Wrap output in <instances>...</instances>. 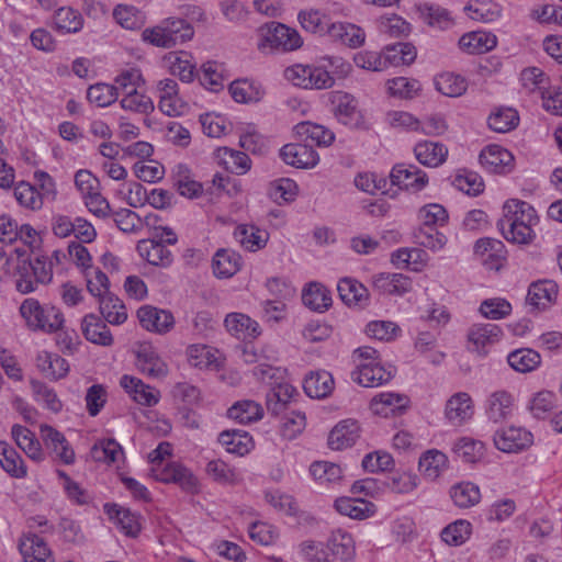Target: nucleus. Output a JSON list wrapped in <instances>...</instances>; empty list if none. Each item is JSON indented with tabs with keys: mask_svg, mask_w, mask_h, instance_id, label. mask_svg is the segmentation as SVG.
<instances>
[{
	"mask_svg": "<svg viewBox=\"0 0 562 562\" xmlns=\"http://www.w3.org/2000/svg\"><path fill=\"white\" fill-rule=\"evenodd\" d=\"M539 222L536 210L527 202L510 199L503 205L497 226L504 238L514 244H529L535 238L533 226Z\"/></svg>",
	"mask_w": 562,
	"mask_h": 562,
	"instance_id": "f257e3e1",
	"label": "nucleus"
},
{
	"mask_svg": "<svg viewBox=\"0 0 562 562\" xmlns=\"http://www.w3.org/2000/svg\"><path fill=\"white\" fill-rule=\"evenodd\" d=\"M19 313L25 327L34 333L54 334L60 330L65 323L59 308L50 304H41L34 297L23 300Z\"/></svg>",
	"mask_w": 562,
	"mask_h": 562,
	"instance_id": "f03ea898",
	"label": "nucleus"
},
{
	"mask_svg": "<svg viewBox=\"0 0 562 562\" xmlns=\"http://www.w3.org/2000/svg\"><path fill=\"white\" fill-rule=\"evenodd\" d=\"M53 279V261L48 256H36L23 260L18 267L16 290L23 294L34 292L37 284H47Z\"/></svg>",
	"mask_w": 562,
	"mask_h": 562,
	"instance_id": "7ed1b4c3",
	"label": "nucleus"
},
{
	"mask_svg": "<svg viewBox=\"0 0 562 562\" xmlns=\"http://www.w3.org/2000/svg\"><path fill=\"white\" fill-rule=\"evenodd\" d=\"M503 337L502 328L492 323L474 324L468 331V349L484 357L491 347L496 345Z\"/></svg>",
	"mask_w": 562,
	"mask_h": 562,
	"instance_id": "20e7f679",
	"label": "nucleus"
},
{
	"mask_svg": "<svg viewBox=\"0 0 562 562\" xmlns=\"http://www.w3.org/2000/svg\"><path fill=\"white\" fill-rule=\"evenodd\" d=\"M140 326L147 331L165 335L175 326V317L170 311L151 305H144L137 311Z\"/></svg>",
	"mask_w": 562,
	"mask_h": 562,
	"instance_id": "39448f33",
	"label": "nucleus"
},
{
	"mask_svg": "<svg viewBox=\"0 0 562 562\" xmlns=\"http://www.w3.org/2000/svg\"><path fill=\"white\" fill-rule=\"evenodd\" d=\"M40 434L46 449L55 460L67 465L75 462V451L61 432L49 425H42Z\"/></svg>",
	"mask_w": 562,
	"mask_h": 562,
	"instance_id": "423d86ee",
	"label": "nucleus"
},
{
	"mask_svg": "<svg viewBox=\"0 0 562 562\" xmlns=\"http://www.w3.org/2000/svg\"><path fill=\"white\" fill-rule=\"evenodd\" d=\"M393 368H384L380 362H362L360 361L351 378L358 384L364 387H375L389 382L394 376Z\"/></svg>",
	"mask_w": 562,
	"mask_h": 562,
	"instance_id": "0eeeda50",
	"label": "nucleus"
},
{
	"mask_svg": "<svg viewBox=\"0 0 562 562\" xmlns=\"http://www.w3.org/2000/svg\"><path fill=\"white\" fill-rule=\"evenodd\" d=\"M265 41L271 48L282 52L295 50L303 44L302 37L296 30L276 22L268 25Z\"/></svg>",
	"mask_w": 562,
	"mask_h": 562,
	"instance_id": "6e6552de",
	"label": "nucleus"
},
{
	"mask_svg": "<svg viewBox=\"0 0 562 562\" xmlns=\"http://www.w3.org/2000/svg\"><path fill=\"white\" fill-rule=\"evenodd\" d=\"M390 178L394 186H398L412 192L422 191L428 183L427 173L415 165H395L391 171Z\"/></svg>",
	"mask_w": 562,
	"mask_h": 562,
	"instance_id": "1a4fd4ad",
	"label": "nucleus"
},
{
	"mask_svg": "<svg viewBox=\"0 0 562 562\" xmlns=\"http://www.w3.org/2000/svg\"><path fill=\"white\" fill-rule=\"evenodd\" d=\"M136 366L150 378L161 379L168 374V366L157 350L149 344H143L136 351Z\"/></svg>",
	"mask_w": 562,
	"mask_h": 562,
	"instance_id": "9d476101",
	"label": "nucleus"
},
{
	"mask_svg": "<svg viewBox=\"0 0 562 562\" xmlns=\"http://www.w3.org/2000/svg\"><path fill=\"white\" fill-rule=\"evenodd\" d=\"M409 405V398L400 393L381 392L374 395L370 402L373 414L390 417L402 414Z\"/></svg>",
	"mask_w": 562,
	"mask_h": 562,
	"instance_id": "9b49d317",
	"label": "nucleus"
},
{
	"mask_svg": "<svg viewBox=\"0 0 562 562\" xmlns=\"http://www.w3.org/2000/svg\"><path fill=\"white\" fill-rule=\"evenodd\" d=\"M532 442V435L520 427H508L497 430L494 435L496 448L504 452H518L529 447Z\"/></svg>",
	"mask_w": 562,
	"mask_h": 562,
	"instance_id": "f8f14e48",
	"label": "nucleus"
},
{
	"mask_svg": "<svg viewBox=\"0 0 562 562\" xmlns=\"http://www.w3.org/2000/svg\"><path fill=\"white\" fill-rule=\"evenodd\" d=\"M330 103L335 117L344 125L357 126L359 123V111L357 100L349 93L334 91L330 93Z\"/></svg>",
	"mask_w": 562,
	"mask_h": 562,
	"instance_id": "ddd939ff",
	"label": "nucleus"
},
{
	"mask_svg": "<svg viewBox=\"0 0 562 562\" xmlns=\"http://www.w3.org/2000/svg\"><path fill=\"white\" fill-rule=\"evenodd\" d=\"M159 97L158 108L168 116H178L184 110V103L179 97L178 83L173 79H164L157 83Z\"/></svg>",
	"mask_w": 562,
	"mask_h": 562,
	"instance_id": "4468645a",
	"label": "nucleus"
},
{
	"mask_svg": "<svg viewBox=\"0 0 562 562\" xmlns=\"http://www.w3.org/2000/svg\"><path fill=\"white\" fill-rule=\"evenodd\" d=\"M282 160L296 168H313L319 156L311 144H286L280 149Z\"/></svg>",
	"mask_w": 562,
	"mask_h": 562,
	"instance_id": "2eb2a0df",
	"label": "nucleus"
},
{
	"mask_svg": "<svg viewBox=\"0 0 562 562\" xmlns=\"http://www.w3.org/2000/svg\"><path fill=\"white\" fill-rule=\"evenodd\" d=\"M136 249L138 255L149 265L168 268L173 262L172 252L155 237L139 240Z\"/></svg>",
	"mask_w": 562,
	"mask_h": 562,
	"instance_id": "dca6fc26",
	"label": "nucleus"
},
{
	"mask_svg": "<svg viewBox=\"0 0 562 562\" xmlns=\"http://www.w3.org/2000/svg\"><path fill=\"white\" fill-rule=\"evenodd\" d=\"M120 385L140 405L154 406L159 402V391L145 384L138 378L124 374L120 380Z\"/></svg>",
	"mask_w": 562,
	"mask_h": 562,
	"instance_id": "f3484780",
	"label": "nucleus"
},
{
	"mask_svg": "<svg viewBox=\"0 0 562 562\" xmlns=\"http://www.w3.org/2000/svg\"><path fill=\"white\" fill-rule=\"evenodd\" d=\"M480 164L491 173H504L514 159L510 151L499 145H488L480 154Z\"/></svg>",
	"mask_w": 562,
	"mask_h": 562,
	"instance_id": "a211bd4d",
	"label": "nucleus"
},
{
	"mask_svg": "<svg viewBox=\"0 0 562 562\" xmlns=\"http://www.w3.org/2000/svg\"><path fill=\"white\" fill-rule=\"evenodd\" d=\"M19 549L24 562H54L46 542L35 533L24 535L20 540Z\"/></svg>",
	"mask_w": 562,
	"mask_h": 562,
	"instance_id": "6ab92c4d",
	"label": "nucleus"
},
{
	"mask_svg": "<svg viewBox=\"0 0 562 562\" xmlns=\"http://www.w3.org/2000/svg\"><path fill=\"white\" fill-rule=\"evenodd\" d=\"M558 296V284L552 280H539L529 285L527 304L535 310L548 308Z\"/></svg>",
	"mask_w": 562,
	"mask_h": 562,
	"instance_id": "aec40b11",
	"label": "nucleus"
},
{
	"mask_svg": "<svg viewBox=\"0 0 562 562\" xmlns=\"http://www.w3.org/2000/svg\"><path fill=\"white\" fill-rule=\"evenodd\" d=\"M514 409V396L505 390H498L488 395L485 403L487 418L501 423L510 417Z\"/></svg>",
	"mask_w": 562,
	"mask_h": 562,
	"instance_id": "412c9836",
	"label": "nucleus"
},
{
	"mask_svg": "<svg viewBox=\"0 0 562 562\" xmlns=\"http://www.w3.org/2000/svg\"><path fill=\"white\" fill-rule=\"evenodd\" d=\"M227 330L241 340L255 339L261 334L259 324L243 313H231L225 317Z\"/></svg>",
	"mask_w": 562,
	"mask_h": 562,
	"instance_id": "4be33fe9",
	"label": "nucleus"
},
{
	"mask_svg": "<svg viewBox=\"0 0 562 562\" xmlns=\"http://www.w3.org/2000/svg\"><path fill=\"white\" fill-rule=\"evenodd\" d=\"M474 254L488 269H499L504 256V244L494 238H481L474 245Z\"/></svg>",
	"mask_w": 562,
	"mask_h": 562,
	"instance_id": "5701e85b",
	"label": "nucleus"
},
{
	"mask_svg": "<svg viewBox=\"0 0 562 562\" xmlns=\"http://www.w3.org/2000/svg\"><path fill=\"white\" fill-rule=\"evenodd\" d=\"M449 468L448 457L440 450L425 451L418 461V470L429 481L437 480Z\"/></svg>",
	"mask_w": 562,
	"mask_h": 562,
	"instance_id": "b1692460",
	"label": "nucleus"
},
{
	"mask_svg": "<svg viewBox=\"0 0 562 562\" xmlns=\"http://www.w3.org/2000/svg\"><path fill=\"white\" fill-rule=\"evenodd\" d=\"M414 155L422 165L436 168L446 161L448 148L439 142L423 140L415 145Z\"/></svg>",
	"mask_w": 562,
	"mask_h": 562,
	"instance_id": "393cba45",
	"label": "nucleus"
},
{
	"mask_svg": "<svg viewBox=\"0 0 562 562\" xmlns=\"http://www.w3.org/2000/svg\"><path fill=\"white\" fill-rule=\"evenodd\" d=\"M36 367L45 378L54 381L65 378L69 371V364L66 359L46 350L37 353Z\"/></svg>",
	"mask_w": 562,
	"mask_h": 562,
	"instance_id": "a878e982",
	"label": "nucleus"
},
{
	"mask_svg": "<svg viewBox=\"0 0 562 562\" xmlns=\"http://www.w3.org/2000/svg\"><path fill=\"white\" fill-rule=\"evenodd\" d=\"M232 98L239 103H257L266 94L263 86L252 79H239L229 85Z\"/></svg>",
	"mask_w": 562,
	"mask_h": 562,
	"instance_id": "bb28decb",
	"label": "nucleus"
},
{
	"mask_svg": "<svg viewBox=\"0 0 562 562\" xmlns=\"http://www.w3.org/2000/svg\"><path fill=\"white\" fill-rule=\"evenodd\" d=\"M158 479L165 483H175L183 490L193 492L198 488V480L192 472L177 462H171L165 465Z\"/></svg>",
	"mask_w": 562,
	"mask_h": 562,
	"instance_id": "cd10ccee",
	"label": "nucleus"
},
{
	"mask_svg": "<svg viewBox=\"0 0 562 562\" xmlns=\"http://www.w3.org/2000/svg\"><path fill=\"white\" fill-rule=\"evenodd\" d=\"M82 334L85 338L92 344L100 346H111L113 337L108 326L94 314H88L83 317Z\"/></svg>",
	"mask_w": 562,
	"mask_h": 562,
	"instance_id": "c85d7f7f",
	"label": "nucleus"
},
{
	"mask_svg": "<svg viewBox=\"0 0 562 562\" xmlns=\"http://www.w3.org/2000/svg\"><path fill=\"white\" fill-rule=\"evenodd\" d=\"M473 415V402L465 392L452 395L446 405V416L454 425L462 424Z\"/></svg>",
	"mask_w": 562,
	"mask_h": 562,
	"instance_id": "c756f323",
	"label": "nucleus"
},
{
	"mask_svg": "<svg viewBox=\"0 0 562 562\" xmlns=\"http://www.w3.org/2000/svg\"><path fill=\"white\" fill-rule=\"evenodd\" d=\"M12 438L18 447L32 460L40 462L44 460V452L35 435L22 425H13L11 429Z\"/></svg>",
	"mask_w": 562,
	"mask_h": 562,
	"instance_id": "7c9ffc66",
	"label": "nucleus"
},
{
	"mask_svg": "<svg viewBox=\"0 0 562 562\" xmlns=\"http://www.w3.org/2000/svg\"><path fill=\"white\" fill-rule=\"evenodd\" d=\"M335 508L341 515L353 519H366L374 515L376 507L363 498L340 497L335 502Z\"/></svg>",
	"mask_w": 562,
	"mask_h": 562,
	"instance_id": "2f4dec72",
	"label": "nucleus"
},
{
	"mask_svg": "<svg viewBox=\"0 0 562 562\" xmlns=\"http://www.w3.org/2000/svg\"><path fill=\"white\" fill-rule=\"evenodd\" d=\"M329 37L334 41H339L351 48H357L364 43L366 33L356 24L335 22L330 27Z\"/></svg>",
	"mask_w": 562,
	"mask_h": 562,
	"instance_id": "473e14b6",
	"label": "nucleus"
},
{
	"mask_svg": "<svg viewBox=\"0 0 562 562\" xmlns=\"http://www.w3.org/2000/svg\"><path fill=\"white\" fill-rule=\"evenodd\" d=\"M303 389L307 396L312 398H324L328 396L334 389V379L325 370L311 372L303 382Z\"/></svg>",
	"mask_w": 562,
	"mask_h": 562,
	"instance_id": "72a5a7b5",
	"label": "nucleus"
},
{
	"mask_svg": "<svg viewBox=\"0 0 562 562\" xmlns=\"http://www.w3.org/2000/svg\"><path fill=\"white\" fill-rule=\"evenodd\" d=\"M358 438V424L355 420L338 423L328 436V446L333 450H341L352 446Z\"/></svg>",
	"mask_w": 562,
	"mask_h": 562,
	"instance_id": "f704fd0d",
	"label": "nucleus"
},
{
	"mask_svg": "<svg viewBox=\"0 0 562 562\" xmlns=\"http://www.w3.org/2000/svg\"><path fill=\"white\" fill-rule=\"evenodd\" d=\"M53 26L59 34L78 33L83 27V16L70 7H61L54 14Z\"/></svg>",
	"mask_w": 562,
	"mask_h": 562,
	"instance_id": "c9c22d12",
	"label": "nucleus"
},
{
	"mask_svg": "<svg viewBox=\"0 0 562 562\" xmlns=\"http://www.w3.org/2000/svg\"><path fill=\"white\" fill-rule=\"evenodd\" d=\"M337 291L341 301L351 306L367 304L369 294L367 288L351 278H344L337 284Z\"/></svg>",
	"mask_w": 562,
	"mask_h": 562,
	"instance_id": "e433bc0d",
	"label": "nucleus"
},
{
	"mask_svg": "<svg viewBox=\"0 0 562 562\" xmlns=\"http://www.w3.org/2000/svg\"><path fill=\"white\" fill-rule=\"evenodd\" d=\"M459 46L468 54H483L496 46V36L482 31L471 32L460 37Z\"/></svg>",
	"mask_w": 562,
	"mask_h": 562,
	"instance_id": "4c0bfd02",
	"label": "nucleus"
},
{
	"mask_svg": "<svg viewBox=\"0 0 562 562\" xmlns=\"http://www.w3.org/2000/svg\"><path fill=\"white\" fill-rule=\"evenodd\" d=\"M241 265L240 256L231 249H218L212 261L213 272L217 278H231Z\"/></svg>",
	"mask_w": 562,
	"mask_h": 562,
	"instance_id": "58836bf2",
	"label": "nucleus"
},
{
	"mask_svg": "<svg viewBox=\"0 0 562 562\" xmlns=\"http://www.w3.org/2000/svg\"><path fill=\"white\" fill-rule=\"evenodd\" d=\"M302 301L310 310L322 313L330 307L331 295L326 286L312 282L303 290Z\"/></svg>",
	"mask_w": 562,
	"mask_h": 562,
	"instance_id": "ea45409f",
	"label": "nucleus"
},
{
	"mask_svg": "<svg viewBox=\"0 0 562 562\" xmlns=\"http://www.w3.org/2000/svg\"><path fill=\"white\" fill-rule=\"evenodd\" d=\"M0 464L12 477L23 479L27 474V468L20 453L4 441H0Z\"/></svg>",
	"mask_w": 562,
	"mask_h": 562,
	"instance_id": "a19ab883",
	"label": "nucleus"
},
{
	"mask_svg": "<svg viewBox=\"0 0 562 562\" xmlns=\"http://www.w3.org/2000/svg\"><path fill=\"white\" fill-rule=\"evenodd\" d=\"M426 260L427 252L419 248H400L391 255V262L398 269L420 271Z\"/></svg>",
	"mask_w": 562,
	"mask_h": 562,
	"instance_id": "79ce46f5",
	"label": "nucleus"
},
{
	"mask_svg": "<svg viewBox=\"0 0 562 562\" xmlns=\"http://www.w3.org/2000/svg\"><path fill=\"white\" fill-rule=\"evenodd\" d=\"M296 134L303 137L306 144H313L317 146H328L334 139V133L323 125L314 124L311 122H303L296 125Z\"/></svg>",
	"mask_w": 562,
	"mask_h": 562,
	"instance_id": "37998d69",
	"label": "nucleus"
},
{
	"mask_svg": "<svg viewBox=\"0 0 562 562\" xmlns=\"http://www.w3.org/2000/svg\"><path fill=\"white\" fill-rule=\"evenodd\" d=\"M424 23L438 30H448L454 24L451 13L439 4L425 3L419 8Z\"/></svg>",
	"mask_w": 562,
	"mask_h": 562,
	"instance_id": "c03bdc74",
	"label": "nucleus"
},
{
	"mask_svg": "<svg viewBox=\"0 0 562 562\" xmlns=\"http://www.w3.org/2000/svg\"><path fill=\"white\" fill-rule=\"evenodd\" d=\"M374 284L391 295H403L412 289V280L402 273H380L375 277Z\"/></svg>",
	"mask_w": 562,
	"mask_h": 562,
	"instance_id": "a18cd8bd",
	"label": "nucleus"
},
{
	"mask_svg": "<svg viewBox=\"0 0 562 562\" xmlns=\"http://www.w3.org/2000/svg\"><path fill=\"white\" fill-rule=\"evenodd\" d=\"M327 548L333 555L342 561L351 560L356 552L352 536L342 529H337L330 533Z\"/></svg>",
	"mask_w": 562,
	"mask_h": 562,
	"instance_id": "49530a36",
	"label": "nucleus"
},
{
	"mask_svg": "<svg viewBox=\"0 0 562 562\" xmlns=\"http://www.w3.org/2000/svg\"><path fill=\"white\" fill-rule=\"evenodd\" d=\"M297 20L305 31L318 35L329 36L330 27L334 24L325 13L314 9L301 11Z\"/></svg>",
	"mask_w": 562,
	"mask_h": 562,
	"instance_id": "de8ad7c7",
	"label": "nucleus"
},
{
	"mask_svg": "<svg viewBox=\"0 0 562 562\" xmlns=\"http://www.w3.org/2000/svg\"><path fill=\"white\" fill-rule=\"evenodd\" d=\"M234 236L249 251H257L263 248L268 241V233L254 225L244 224L237 226Z\"/></svg>",
	"mask_w": 562,
	"mask_h": 562,
	"instance_id": "09e8293b",
	"label": "nucleus"
},
{
	"mask_svg": "<svg viewBox=\"0 0 562 562\" xmlns=\"http://www.w3.org/2000/svg\"><path fill=\"white\" fill-rule=\"evenodd\" d=\"M295 394L296 389L294 386L283 380L278 381L267 394L268 411L274 415L280 414Z\"/></svg>",
	"mask_w": 562,
	"mask_h": 562,
	"instance_id": "8fccbe9b",
	"label": "nucleus"
},
{
	"mask_svg": "<svg viewBox=\"0 0 562 562\" xmlns=\"http://www.w3.org/2000/svg\"><path fill=\"white\" fill-rule=\"evenodd\" d=\"M111 518H115L121 529L131 537H136L140 531L139 516L132 513L128 508L116 504L104 506Z\"/></svg>",
	"mask_w": 562,
	"mask_h": 562,
	"instance_id": "3c124183",
	"label": "nucleus"
},
{
	"mask_svg": "<svg viewBox=\"0 0 562 562\" xmlns=\"http://www.w3.org/2000/svg\"><path fill=\"white\" fill-rule=\"evenodd\" d=\"M227 415L240 424H250L262 418L263 408L252 400H243L229 407Z\"/></svg>",
	"mask_w": 562,
	"mask_h": 562,
	"instance_id": "603ef678",
	"label": "nucleus"
},
{
	"mask_svg": "<svg viewBox=\"0 0 562 562\" xmlns=\"http://www.w3.org/2000/svg\"><path fill=\"white\" fill-rule=\"evenodd\" d=\"M452 451L463 462L475 463L484 457L485 446L474 438L462 437L454 441Z\"/></svg>",
	"mask_w": 562,
	"mask_h": 562,
	"instance_id": "864d4df0",
	"label": "nucleus"
},
{
	"mask_svg": "<svg viewBox=\"0 0 562 562\" xmlns=\"http://www.w3.org/2000/svg\"><path fill=\"white\" fill-rule=\"evenodd\" d=\"M450 497L457 507L470 508L481 501V491L472 482H461L451 486Z\"/></svg>",
	"mask_w": 562,
	"mask_h": 562,
	"instance_id": "5fc2aeb1",
	"label": "nucleus"
},
{
	"mask_svg": "<svg viewBox=\"0 0 562 562\" xmlns=\"http://www.w3.org/2000/svg\"><path fill=\"white\" fill-rule=\"evenodd\" d=\"M220 443L226 448L227 452L244 456L252 448V439L241 430H226L218 436Z\"/></svg>",
	"mask_w": 562,
	"mask_h": 562,
	"instance_id": "6e6d98bb",
	"label": "nucleus"
},
{
	"mask_svg": "<svg viewBox=\"0 0 562 562\" xmlns=\"http://www.w3.org/2000/svg\"><path fill=\"white\" fill-rule=\"evenodd\" d=\"M30 385L36 403L53 413L63 409V403L53 387L38 380H31Z\"/></svg>",
	"mask_w": 562,
	"mask_h": 562,
	"instance_id": "4d7b16f0",
	"label": "nucleus"
},
{
	"mask_svg": "<svg viewBox=\"0 0 562 562\" xmlns=\"http://www.w3.org/2000/svg\"><path fill=\"white\" fill-rule=\"evenodd\" d=\"M508 364L517 372L526 373L536 370L541 363L540 355L530 348H520L507 356Z\"/></svg>",
	"mask_w": 562,
	"mask_h": 562,
	"instance_id": "13d9d810",
	"label": "nucleus"
},
{
	"mask_svg": "<svg viewBox=\"0 0 562 562\" xmlns=\"http://www.w3.org/2000/svg\"><path fill=\"white\" fill-rule=\"evenodd\" d=\"M519 115L513 108L501 106L492 111L487 119L488 127L497 133H507L517 127Z\"/></svg>",
	"mask_w": 562,
	"mask_h": 562,
	"instance_id": "bf43d9fd",
	"label": "nucleus"
},
{
	"mask_svg": "<svg viewBox=\"0 0 562 562\" xmlns=\"http://www.w3.org/2000/svg\"><path fill=\"white\" fill-rule=\"evenodd\" d=\"M100 313L112 325H121L127 319V313L123 302L112 293L105 294L99 300Z\"/></svg>",
	"mask_w": 562,
	"mask_h": 562,
	"instance_id": "052dcab7",
	"label": "nucleus"
},
{
	"mask_svg": "<svg viewBox=\"0 0 562 562\" xmlns=\"http://www.w3.org/2000/svg\"><path fill=\"white\" fill-rule=\"evenodd\" d=\"M120 105L125 111L145 115L150 114L155 109L151 98L143 91V88L122 95Z\"/></svg>",
	"mask_w": 562,
	"mask_h": 562,
	"instance_id": "680f3d73",
	"label": "nucleus"
},
{
	"mask_svg": "<svg viewBox=\"0 0 562 562\" xmlns=\"http://www.w3.org/2000/svg\"><path fill=\"white\" fill-rule=\"evenodd\" d=\"M170 71L172 75L178 76L183 82L193 81L196 75V66L190 54L180 52L169 56Z\"/></svg>",
	"mask_w": 562,
	"mask_h": 562,
	"instance_id": "e2e57ef3",
	"label": "nucleus"
},
{
	"mask_svg": "<svg viewBox=\"0 0 562 562\" xmlns=\"http://www.w3.org/2000/svg\"><path fill=\"white\" fill-rule=\"evenodd\" d=\"M113 18L126 30H138L145 24L144 13L130 4H117L113 10Z\"/></svg>",
	"mask_w": 562,
	"mask_h": 562,
	"instance_id": "0e129e2a",
	"label": "nucleus"
},
{
	"mask_svg": "<svg viewBox=\"0 0 562 562\" xmlns=\"http://www.w3.org/2000/svg\"><path fill=\"white\" fill-rule=\"evenodd\" d=\"M437 90L451 98L462 95L468 89V81L464 77L452 72L438 76L435 80Z\"/></svg>",
	"mask_w": 562,
	"mask_h": 562,
	"instance_id": "69168bd1",
	"label": "nucleus"
},
{
	"mask_svg": "<svg viewBox=\"0 0 562 562\" xmlns=\"http://www.w3.org/2000/svg\"><path fill=\"white\" fill-rule=\"evenodd\" d=\"M218 157L225 168L233 173L243 175L250 169V159L243 151L223 147L218 149Z\"/></svg>",
	"mask_w": 562,
	"mask_h": 562,
	"instance_id": "338daca9",
	"label": "nucleus"
},
{
	"mask_svg": "<svg viewBox=\"0 0 562 562\" xmlns=\"http://www.w3.org/2000/svg\"><path fill=\"white\" fill-rule=\"evenodd\" d=\"M312 477L321 485H328L341 479L342 471L336 463L328 461H315L310 467Z\"/></svg>",
	"mask_w": 562,
	"mask_h": 562,
	"instance_id": "774afa93",
	"label": "nucleus"
}]
</instances>
